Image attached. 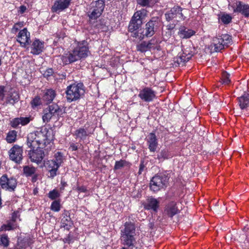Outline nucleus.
<instances>
[{
  "instance_id": "obj_42",
  "label": "nucleus",
  "mask_w": 249,
  "mask_h": 249,
  "mask_svg": "<svg viewBox=\"0 0 249 249\" xmlns=\"http://www.w3.org/2000/svg\"><path fill=\"white\" fill-rule=\"evenodd\" d=\"M64 158L62 154L60 152H57L54 155V159L53 161L58 165L60 166L61 164L63 162Z\"/></svg>"
},
{
  "instance_id": "obj_10",
  "label": "nucleus",
  "mask_w": 249,
  "mask_h": 249,
  "mask_svg": "<svg viewBox=\"0 0 249 249\" xmlns=\"http://www.w3.org/2000/svg\"><path fill=\"white\" fill-rule=\"evenodd\" d=\"M17 180L16 178L11 177L8 178L6 174L3 175L0 178V186L1 188L10 192L14 191L17 186Z\"/></svg>"
},
{
  "instance_id": "obj_44",
  "label": "nucleus",
  "mask_w": 249,
  "mask_h": 249,
  "mask_svg": "<svg viewBox=\"0 0 249 249\" xmlns=\"http://www.w3.org/2000/svg\"><path fill=\"white\" fill-rule=\"evenodd\" d=\"M9 244V238L6 234H3L0 236V245L4 247H7Z\"/></svg>"
},
{
  "instance_id": "obj_25",
  "label": "nucleus",
  "mask_w": 249,
  "mask_h": 249,
  "mask_svg": "<svg viewBox=\"0 0 249 249\" xmlns=\"http://www.w3.org/2000/svg\"><path fill=\"white\" fill-rule=\"evenodd\" d=\"M31 121L30 117H18L10 121V125L13 128H17L20 124L22 126L28 124Z\"/></svg>"
},
{
  "instance_id": "obj_29",
  "label": "nucleus",
  "mask_w": 249,
  "mask_h": 249,
  "mask_svg": "<svg viewBox=\"0 0 249 249\" xmlns=\"http://www.w3.org/2000/svg\"><path fill=\"white\" fill-rule=\"evenodd\" d=\"M196 32L192 29L181 26L179 29L178 35L181 38H189L194 35Z\"/></svg>"
},
{
  "instance_id": "obj_46",
  "label": "nucleus",
  "mask_w": 249,
  "mask_h": 249,
  "mask_svg": "<svg viewBox=\"0 0 249 249\" xmlns=\"http://www.w3.org/2000/svg\"><path fill=\"white\" fill-rule=\"evenodd\" d=\"M127 162L124 160H121L119 161H116L114 166V169L118 170L122 168V167L126 166Z\"/></svg>"
},
{
  "instance_id": "obj_34",
  "label": "nucleus",
  "mask_w": 249,
  "mask_h": 249,
  "mask_svg": "<svg viewBox=\"0 0 249 249\" xmlns=\"http://www.w3.org/2000/svg\"><path fill=\"white\" fill-rule=\"evenodd\" d=\"M36 168L29 165H26L23 167V173L26 177H31L36 173Z\"/></svg>"
},
{
  "instance_id": "obj_27",
  "label": "nucleus",
  "mask_w": 249,
  "mask_h": 249,
  "mask_svg": "<svg viewBox=\"0 0 249 249\" xmlns=\"http://www.w3.org/2000/svg\"><path fill=\"white\" fill-rule=\"evenodd\" d=\"M56 95L54 90L52 89H46L44 91L42 99L46 104H50L53 100Z\"/></svg>"
},
{
  "instance_id": "obj_31",
  "label": "nucleus",
  "mask_w": 249,
  "mask_h": 249,
  "mask_svg": "<svg viewBox=\"0 0 249 249\" xmlns=\"http://www.w3.org/2000/svg\"><path fill=\"white\" fill-rule=\"evenodd\" d=\"M238 104L241 109L247 108L249 106V93H245L238 98Z\"/></svg>"
},
{
  "instance_id": "obj_35",
  "label": "nucleus",
  "mask_w": 249,
  "mask_h": 249,
  "mask_svg": "<svg viewBox=\"0 0 249 249\" xmlns=\"http://www.w3.org/2000/svg\"><path fill=\"white\" fill-rule=\"evenodd\" d=\"M17 224L14 221H9L7 224H3L0 228V231H11L16 229Z\"/></svg>"
},
{
  "instance_id": "obj_12",
  "label": "nucleus",
  "mask_w": 249,
  "mask_h": 249,
  "mask_svg": "<svg viewBox=\"0 0 249 249\" xmlns=\"http://www.w3.org/2000/svg\"><path fill=\"white\" fill-rule=\"evenodd\" d=\"M23 149L18 145H14L9 151L8 154L11 160L19 163L22 160Z\"/></svg>"
},
{
  "instance_id": "obj_30",
  "label": "nucleus",
  "mask_w": 249,
  "mask_h": 249,
  "mask_svg": "<svg viewBox=\"0 0 249 249\" xmlns=\"http://www.w3.org/2000/svg\"><path fill=\"white\" fill-rule=\"evenodd\" d=\"M178 210L174 202H171L169 204L164 210V213L169 217H173L174 215L178 213Z\"/></svg>"
},
{
  "instance_id": "obj_55",
  "label": "nucleus",
  "mask_w": 249,
  "mask_h": 249,
  "mask_svg": "<svg viewBox=\"0 0 249 249\" xmlns=\"http://www.w3.org/2000/svg\"><path fill=\"white\" fill-rule=\"evenodd\" d=\"M76 189L79 192L86 193L87 191V188L84 186H78Z\"/></svg>"
},
{
  "instance_id": "obj_14",
  "label": "nucleus",
  "mask_w": 249,
  "mask_h": 249,
  "mask_svg": "<svg viewBox=\"0 0 249 249\" xmlns=\"http://www.w3.org/2000/svg\"><path fill=\"white\" fill-rule=\"evenodd\" d=\"M80 59L87 57L90 53L87 41L83 40L77 43V46L74 49Z\"/></svg>"
},
{
  "instance_id": "obj_48",
  "label": "nucleus",
  "mask_w": 249,
  "mask_h": 249,
  "mask_svg": "<svg viewBox=\"0 0 249 249\" xmlns=\"http://www.w3.org/2000/svg\"><path fill=\"white\" fill-rule=\"evenodd\" d=\"M51 209L54 212H58L60 209V204L59 201H53L51 204Z\"/></svg>"
},
{
  "instance_id": "obj_4",
  "label": "nucleus",
  "mask_w": 249,
  "mask_h": 249,
  "mask_svg": "<svg viewBox=\"0 0 249 249\" xmlns=\"http://www.w3.org/2000/svg\"><path fill=\"white\" fill-rule=\"evenodd\" d=\"M62 114V110L57 104H53L43 109L42 118L44 123H47L52 118L56 119Z\"/></svg>"
},
{
  "instance_id": "obj_7",
  "label": "nucleus",
  "mask_w": 249,
  "mask_h": 249,
  "mask_svg": "<svg viewBox=\"0 0 249 249\" xmlns=\"http://www.w3.org/2000/svg\"><path fill=\"white\" fill-rule=\"evenodd\" d=\"M231 36L228 34L222 35L213 38V44L215 52H219L223 49L225 46H228L231 43Z\"/></svg>"
},
{
  "instance_id": "obj_59",
  "label": "nucleus",
  "mask_w": 249,
  "mask_h": 249,
  "mask_svg": "<svg viewBox=\"0 0 249 249\" xmlns=\"http://www.w3.org/2000/svg\"><path fill=\"white\" fill-rule=\"evenodd\" d=\"M144 168V165H143V164L142 163H141L140 165L139 171L138 172L139 175H140L142 173V171H143Z\"/></svg>"
},
{
  "instance_id": "obj_5",
  "label": "nucleus",
  "mask_w": 249,
  "mask_h": 249,
  "mask_svg": "<svg viewBox=\"0 0 249 249\" xmlns=\"http://www.w3.org/2000/svg\"><path fill=\"white\" fill-rule=\"evenodd\" d=\"M146 10L144 9L138 11L134 13L128 26L129 31L131 32L137 31L142 25V19L146 16ZM135 33H136V35L139 34L137 32Z\"/></svg>"
},
{
  "instance_id": "obj_56",
  "label": "nucleus",
  "mask_w": 249,
  "mask_h": 249,
  "mask_svg": "<svg viewBox=\"0 0 249 249\" xmlns=\"http://www.w3.org/2000/svg\"><path fill=\"white\" fill-rule=\"evenodd\" d=\"M69 148L72 151H75L77 150L78 147L76 144L74 143H71Z\"/></svg>"
},
{
  "instance_id": "obj_37",
  "label": "nucleus",
  "mask_w": 249,
  "mask_h": 249,
  "mask_svg": "<svg viewBox=\"0 0 249 249\" xmlns=\"http://www.w3.org/2000/svg\"><path fill=\"white\" fill-rule=\"evenodd\" d=\"M71 223V218L70 215L67 214H64L61 219V224L64 228L68 229V226H70Z\"/></svg>"
},
{
  "instance_id": "obj_45",
  "label": "nucleus",
  "mask_w": 249,
  "mask_h": 249,
  "mask_svg": "<svg viewBox=\"0 0 249 249\" xmlns=\"http://www.w3.org/2000/svg\"><path fill=\"white\" fill-rule=\"evenodd\" d=\"M220 19L224 24H228L231 22L232 18L229 14H224L221 16Z\"/></svg>"
},
{
  "instance_id": "obj_40",
  "label": "nucleus",
  "mask_w": 249,
  "mask_h": 249,
  "mask_svg": "<svg viewBox=\"0 0 249 249\" xmlns=\"http://www.w3.org/2000/svg\"><path fill=\"white\" fill-rule=\"evenodd\" d=\"M148 45L150 49H160L159 41L155 38L151 39L150 41L147 42Z\"/></svg>"
},
{
  "instance_id": "obj_52",
  "label": "nucleus",
  "mask_w": 249,
  "mask_h": 249,
  "mask_svg": "<svg viewBox=\"0 0 249 249\" xmlns=\"http://www.w3.org/2000/svg\"><path fill=\"white\" fill-rule=\"evenodd\" d=\"M7 92V91L5 89V87L4 86H0V101H3L5 93Z\"/></svg>"
},
{
  "instance_id": "obj_1",
  "label": "nucleus",
  "mask_w": 249,
  "mask_h": 249,
  "mask_svg": "<svg viewBox=\"0 0 249 249\" xmlns=\"http://www.w3.org/2000/svg\"><path fill=\"white\" fill-rule=\"evenodd\" d=\"M51 134V131L46 128L30 133L27 137V145L31 149L45 146L50 144L53 139Z\"/></svg>"
},
{
  "instance_id": "obj_57",
  "label": "nucleus",
  "mask_w": 249,
  "mask_h": 249,
  "mask_svg": "<svg viewBox=\"0 0 249 249\" xmlns=\"http://www.w3.org/2000/svg\"><path fill=\"white\" fill-rule=\"evenodd\" d=\"M38 175L37 174L35 173L34 175H33L32 177V179L31 181L32 182H35L37 180Z\"/></svg>"
},
{
  "instance_id": "obj_24",
  "label": "nucleus",
  "mask_w": 249,
  "mask_h": 249,
  "mask_svg": "<svg viewBox=\"0 0 249 249\" xmlns=\"http://www.w3.org/2000/svg\"><path fill=\"white\" fill-rule=\"evenodd\" d=\"M147 144L150 152H155L158 145V140L155 134L151 133L147 138Z\"/></svg>"
},
{
  "instance_id": "obj_39",
  "label": "nucleus",
  "mask_w": 249,
  "mask_h": 249,
  "mask_svg": "<svg viewBox=\"0 0 249 249\" xmlns=\"http://www.w3.org/2000/svg\"><path fill=\"white\" fill-rule=\"evenodd\" d=\"M182 53L187 55V59H191L195 53V48L191 46L184 48Z\"/></svg>"
},
{
  "instance_id": "obj_19",
  "label": "nucleus",
  "mask_w": 249,
  "mask_h": 249,
  "mask_svg": "<svg viewBox=\"0 0 249 249\" xmlns=\"http://www.w3.org/2000/svg\"><path fill=\"white\" fill-rule=\"evenodd\" d=\"M71 0H56L52 6V10L53 12L61 11L67 8Z\"/></svg>"
},
{
  "instance_id": "obj_9",
  "label": "nucleus",
  "mask_w": 249,
  "mask_h": 249,
  "mask_svg": "<svg viewBox=\"0 0 249 249\" xmlns=\"http://www.w3.org/2000/svg\"><path fill=\"white\" fill-rule=\"evenodd\" d=\"M182 11V8L180 6L178 5L174 6L165 14L166 20L177 22L180 20L183 19L184 18Z\"/></svg>"
},
{
  "instance_id": "obj_26",
  "label": "nucleus",
  "mask_w": 249,
  "mask_h": 249,
  "mask_svg": "<svg viewBox=\"0 0 249 249\" xmlns=\"http://www.w3.org/2000/svg\"><path fill=\"white\" fill-rule=\"evenodd\" d=\"M44 47V42L39 39H35L31 45V53L34 54H38L41 53Z\"/></svg>"
},
{
  "instance_id": "obj_8",
  "label": "nucleus",
  "mask_w": 249,
  "mask_h": 249,
  "mask_svg": "<svg viewBox=\"0 0 249 249\" xmlns=\"http://www.w3.org/2000/svg\"><path fill=\"white\" fill-rule=\"evenodd\" d=\"M231 36L228 34L222 35L213 38V44L215 52H219L223 49L225 46H228L231 43Z\"/></svg>"
},
{
  "instance_id": "obj_22",
  "label": "nucleus",
  "mask_w": 249,
  "mask_h": 249,
  "mask_svg": "<svg viewBox=\"0 0 249 249\" xmlns=\"http://www.w3.org/2000/svg\"><path fill=\"white\" fill-rule=\"evenodd\" d=\"M159 201L153 197H149L144 204V208L147 210H152L154 212L158 211L159 207Z\"/></svg>"
},
{
  "instance_id": "obj_23",
  "label": "nucleus",
  "mask_w": 249,
  "mask_h": 249,
  "mask_svg": "<svg viewBox=\"0 0 249 249\" xmlns=\"http://www.w3.org/2000/svg\"><path fill=\"white\" fill-rule=\"evenodd\" d=\"M45 166L50 173V177L53 178L56 176L59 167L53 160H47L45 163Z\"/></svg>"
},
{
  "instance_id": "obj_38",
  "label": "nucleus",
  "mask_w": 249,
  "mask_h": 249,
  "mask_svg": "<svg viewBox=\"0 0 249 249\" xmlns=\"http://www.w3.org/2000/svg\"><path fill=\"white\" fill-rule=\"evenodd\" d=\"M137 49L138 51L142 53L146 52L151 50L147 42L145 41L142 42L141 43L137 45Z\"/></svg>"
},
{
  "instance_id": "obj_18",
  "label": "nucleus",
  "mask_w": 249,
  "mask_h": 249,
  "mask_svg": "<svg viewBox=\"0 0 249 249\" xmlns=\"http://www.w3.org/2000/svg\"><path fill=\"white\" fill-rule=\"evenodd\" d=\"M234 12L241 13L246 18H249V5L241 1H236L234 5Z\"/></svg>"
},
{
  "instance_id": "obj_47",
  "label": "nucleus",
  "mask_w": 249,
  "mask_h": 249,
  "mask_svg": "<svg viewBox=\"0 0 249 249\" xmlns=\"http://www.w3.org/2000/svg\"><path fill=\"white\" fill-rule=\"evenodd\" d=\"M60 196V194L55 189L50 191L48 194V197L52 200H54Z\"/></svg>"
},
{
  "instance_id": "obj_58",
  "label": "nucleus",
  "mask_w": 249,
  "mask_h": 249,
  "mask_svg": "<svg viewBox=\"0 0 249 249\" xmlns=\"http://www.w3.org/2000/svg\"><path fill=\"white\" fill-rule=\"evenodd\" d=\"M176 23V22H173V23H172V24L168 25L167 26V29L168 30H171L173 29L175 27Z\"/></svg>"
},
{
  "instance_id": "obj_62",
  "label": "nucleus",
  "mask_w": 249,
  "mask_h": 249,
  "mask_svg": "<svg viewBox=\"0 0 249 249\" xmlns=\"http://www.w3.org/2000/svg\"><path fill=\"white\" fill-rule=\"evenodd\" d=\"M133 248H130L129 247H127L126 246H123L121 248H120V249H133Z\"/></svg>"
},
{
  "instance_id": "obj_3",
  "label": "nucleus",
  "mask_w": 249,
  "mask_h": 249,
  "mask_svg": "<svg viewBox=\"0 0 249 249\" xmlns=\"http://www.w3.org/2000/svg\"><path fill=\"white\" fill-rule=\"evenodd\" d=\"M169 177L168 175L160 173L154 176L150 180V188L154 192L164 189L168 184Z\"/></svg>"
},
{
  "instance_id": "obj_43",
  "label": "nucleus",
  "mask_w": 249,
  "mask_h": 249,
  "mask_svg": "<svg viewBox=\"0 0 249 249\" xmlns=\"http://www.w3.org/2000/svg\"><path fill=\"white\" fill-rule=\"evenodd\" d=\"M158 0H138L139 4L142 6H151L155 3Z\"/></svg>"
},
{
  "instance_id": "obj_2",
  "label": "nucleus",
  "mask_w": 249,
  "mask_h": 249,
  "mask_svg": "<svg viewBox=\"0 0 249 249\" xmlns=\"http://www.w3.org/2000/svg\"><path fill=\"white\" fill-rule=\"evenodd\" d=\"M66 98L68 102L75 101L84 95L85 90L84 85L81 83H74L68 86L66 91Z\"/></svg>"
},
{
  "instance_id": "obj_6",
  "label": "nucleus",
  "mask_w": 249,
  "mask_h": 249,
  "mask_svg": "<svg viewBox=\"0 0 249 249\" xmlns=\"http://www.w3.org/2000/svg\"><path fill=\"white\" fill-rule=\"evenodd\" d=\"M159 24L158 18L157 17H153L149 21L145 26L142 31L140 33V36L136 33H134L135 36L139 38H143L144 37H151L155 33L156 29Z\"/></svg>"
},
{
  "instance_id": "obj_28",
  "label": "nucleus",
  "mask_w": 249,
  "mask_h": 249,
  "mask_svg": "<svg viewBox=\"0 0 249 249\" xmlns=\"http://www.w3.org/2000/svg\"><path fill=\"white\" fill-rule=\"evenodd\" d=\"M157 159L161 162L165 160H168L173 157V155L171 151L167 148L162 149L157 154Z\"/></svg>"
},
{
  "instance_id": "obj_16",
  "label": "nucleus",
  "mask_w": 249,
  "mask_h": 249,
  "mask_svg": "<svg viewBox=\"0 0 249 249\" xmlns=\"http://www.w3.org/2000/svg\"><path fill=\"white\" fill-rule=\"evenodd\" d=\"M17 41L20 44L21 47H25L31 42L30 34L26 28L19 31L17 36Z\"/></svg>"
},
{
  "instance_id": "obj_53",
  "label": "nucleus",
  "mask_w": 249,
  "mask_h": 249,
  "mask_svg": "<svg viewBox=\"0 0 249 249\" xmlns=\"http://www.w3.org/2000/svg\"><path fill=\"white\" fill-rule=\"evenodd\" d=\"M23 26V23L21 22H18L16 23L12 29V33L15 34L16 33L19 28H20Z\"/></svg>"
},
{
  "instance_id": "obj_51",
  "label": "nucleus",
  "mask_w": 249,
  "mask_h": 249,
  "mask_svg": "<svg viewBox=\"0 0 249 249\" xmlns=\"http://www.w3.org/2000/svg\"><path fill=\"white\" fill-rule=\"evenodd\" d=\"M187 55L182 53L177 58V62L178 64H180L181 63H184L188 61L190 59H187Z\"/></svg>"
},
{
  "instance_id": "obj_49",
  "label": "nucleus",
  "mask_w": 249,
  "mask_h": 249,
  "mask_svg": "<svg viewBox=\"0 0 249 249\" xmlns=\"http://www.w3.org/2000/svg\"><path fill=\"white\" fill-rule=\"evenodd\" d=\"M222 80L223 81V83L225 84H230L231 82L230 79V74L226 71L223 72L222 73Z\"/></svg>"
},
{
  "instance_id": "obj_50",
  "label": "nucleus",
  "mask_w": 249,
  "mask_h": 249,
  "mask_svg": "<svg viewBox=\"0 0 249 249\" xmlns=\"http://www.w3.org/2000/svg\"><path fill=\"white\" fill-rule=\"evenodd\" d=\"M41 104V99L39 97H36L31 102L32 106L33 108L37 107Z\"/></svg>"
},
{
  "instance_id": "obj_17",
  "label": "nucleus",
  "mask_w": 249,
  "mask_h": 249,
  "mask_svg": "<svg viewBox=\"0 0 249 249\" xmlns=\"http://www.w3.org/2000/svg\"><path fill=\"white\" fill-rule=\"evenodd\" d=\"M136 236V227L135 225L131 222H126L124 227L121 230V236Z\"/></svg>"
},
{
  "instance_id": "obj_60",
  "label": "nucleus",
  "mask_w": 249,
  "mask_h": 249,
  "mask_svg": "<svg viewBox=\"0 0 249 249\" xmlns=\"http://www.w3.org/2000/svg\"><path fill=\"white\" fill-rule=\"evenodd\" d=\"M26 10V6H24V5H22L20 7H19V12L21 13V14H23L24 13L25 11Z\"/></svg>"
},
{
  "instance_id": "obj_41",
  "label": "nucleus",
  "mask_w": 249,
  "mask_h": 249,
  "mask_svg": "<svg viewBox=\"0 0 249 249\" xmlns=\"http://www.w3.org/2000/svg\"><path fill=\"white\" fill-rule=\"evenodd\" d=\"M29 246V242L26 239H22L18 241L15 249H26Z\"/></svg>"
},
{
  "instance_id": "obj_61",
  "label": "nucleus",
  "mask_w": 249,
  "mask_h": 249,
  "mask_svg": "<svg viewBox=\"0 0 249 249\" xmlns=\"http://www.w3.org/2000/svg\"><path fill=\"white\" fill-rule=\"evenodd\" d=\"M17 212H14L13 213V215H12V220H11V221H14V222H15V221H16V217H17Z\"/></svg>"
},
{
  "instance_id": "obj_54",
  "label": "nucleus",
  "mask_w": 249,
  "mask_h": 249,
  "mask_svg": "<svg viewBox=\"0 0 249 249\" xmlns=\"http://www.w3.org/2000/svg\"><path fill=\"white\" fill-rule=\"evenodd\" d=\"M53 73V71L52 69H47L43 73V75L44 77L48 78Z\"/></svg>"
},
{
  "instance_id": "obj_21",
  "label": "nucleus",
  "mask_w": 249,
  "mask_h": 249,
  "mask_svg": "<svg viewBox=\"0 0 249 249\" xmlns=\"http://www.w3.org/2000/svg\"><path fill=\"white\" fill-rule=\"evenodd\" d=\"M61 59L64 64L67 65L77 61L80 59L77 53H75V50L73 49L72 52H69L67 53H64L61 56Z\"/></svg>"
},
{
  "instance_id": "obj_63",
  "label": "nucleus",
  "mask_w": 249,
  "mask_h": 249,
  "mask_svg": "<svg viewBox=\"0 0 249 249\" xmlns=\"http://www.w3.org/2000/svg\"><path fill=\"white\" fill-rule=\"evenodd\" d=\"M1 65V59L0 58V66Z\"/></svg>"
},
{
  "instance_id": "obj_20",
  "label": "nucleus",
  "mask_w": 249,
  "mask_h": 249,
  "mask_svg": "<svg viewBox=\"0 0 249 249\" xmlns=\"http://www.w3.org/2000/svg\"><path fill=\"white\" fill-rule=\"evenodd\" d=\"M120 240L121 244L124 246L130 248H134L137 243L136 236H121Z\"/></svg>"
},
{
  "instance_id": "obj_13",
  "label": "nucleus",
  "mask_w": 249,
  "mask_h": 249,
  "mask_svg": "<svg viewBox=\"0 0 249 249\" xmlns=\"http://www.w3.org/2000/svg\"><path fill=\"white\" fill-rule=\"evenodd\" d=\"M44 147L42 146L41 148H36V149H31L29 151L28 154L32 162L38 164L42 161L45 156L44 152L42 150Z\"/></svg>"
},
{
  "instance_id": "obj_36",
  "label": "nucleus",
  "mask_w": 249,
  "mask_h": 249,
  "mask_svg": "<svg viewBox=\"0 0 249 249\" xmlns=\"http://www.w3.org/2000/svg\"><path fill=\"white\" fill-rule=\"evenodd\" d=\"M17 132L15 130L10 131L6 136V141L8 143H12L15 142L17 138Z\"/></svg>"
},
{
  "instance_id": "obj_33",
  "label": "nucleus",
  "mask_w": 249,
  "mask_h": 249,
  "mask_svg": "<svg viewBox=\"0 0 249 249\" xmlns=\"http://www.w3.org/2000/svg\"><path fill=\"white\" fill-rule=\"evenodd\" d=\"M89 134L87 129L80 127L75 131L74 135L76 138L79 139L80 140H84Z\"/></svg>"
},
{
  "instance_id": "obj_15",
  "label": "nucleus",
  "mask_w": 249,
  "mask_h": 249,
  "mask_svg": "<svg viewBox=\"0 0 249 249\" xmlns=\"http://www.w3.org/2000/svg\"><path fill=\"white\" fill-rule=\"evenodd\" d=\"M138 96L145 102H150L155 98L156 92L149 87H145L140 90Z\"/></svg>"
},
{
  "instance_id": "obj_32",
  "label": "nucleus",
  "mask_w": 249,
  "mask_h": 249,
  "mask_svg": "<svg viewBox=\"0 0 249 249\" xmlns=\"http://www.w3.org/2000/svg\"><path fill=\"white\" fill-rule=\"evenodd\" d=\"M18 100L19 95L17 92L15 91L8 92V96L6 98L7 103L14 105L15 103L18 102Z\"/></svg>"
},
{
  "instance_id": "obj_11",
  "label": "nucleus",
  "mask_w": 249,
  "mask_h": 249,
  "mask_svg": "<svg viewBox=\"0 0 249 249\" xmlns=\"http://www.w3.org/2000/svg\"><path fill=\"white\" fill-rule=\"evenodd\" d=\"M105 0H98L94 3H92L93 8L88 13L90 19H96L101 15L105 7Z\"/></svg>"
}]
</instances>
